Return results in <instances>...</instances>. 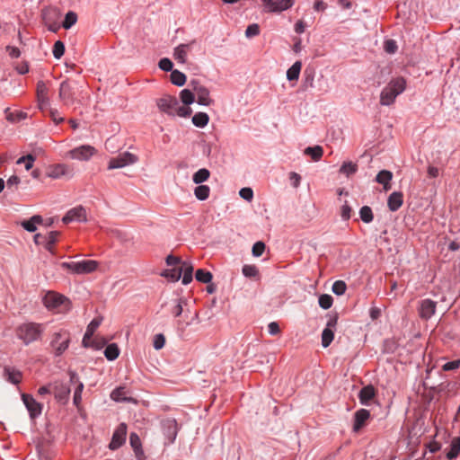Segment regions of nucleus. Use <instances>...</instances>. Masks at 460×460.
Wrapping results in <instances>:
<instances>
[{
    "instance_id": "obj_1",
    "label": "nucleus",
    "mask_w": 460,
    "mask_h": 460,
    "mask_svg": "<svg viewBox=\"0 0 460 460\" xmlns=\"http://www.w3.org/2000/svg\"><path fill=\"white\" fill-rule=\"evenodd\" d=\"M406 88V81L403 77H397L391 80L382 90L380 94V104L389 106L395 102L396 97Z\"/></svg>"
},
{
    "instance_id": "obj_2",
    "label": "nucleus",
    "mask_w": 460,
    "mask_h": 460,
    "mask_svg": "<svg viewBox=\"0 0 460 460\" xmlns=\"http://www.w3.org/2000/svg\"><path fill=\"white\" fill-rule=\"evenodd\" d=\"M157 106L161 111L165 112L168 115L187 118L189 117L192 110L190 107L180 106V103L176 97L166 95L157 101Z\"/></svg>"
},
{
    "instance_id": "obj_3",
    "label": "nucleus",
    "mask_w": 460,
    "mask_h": 460,
    "mask_svg": "<svg viewBox=\"0 0 460 460\" xmlns=\"http://www.w3.org/2000/svg\"><path fill=\"white\" fill-rule=\"evenodd\" d=\"M43 302L48 309L52 310L58 314H65L71 308V303L69 299L63 295L54 291H49L45 295Z\"/></svg>"
},
{
    "instance_id": "obj_4",
    "label": "nucleus",
    "mask_w": 460,
    "mask_h": 460,
    "mask_svg": "<svg viewBox=\"0 0 460 460\" xmlns=\"http://www.w3.org/2000/svg\"><path fill=\"white\" fill-rule=\"evenodd\" d=\"M44 331L40 323H27L20 325L17 329V336L26 345L37 341Z\"/></svg>"
},
{
    "instance_id": "obj_5",
    "label": "nucleus",
    "mask_w": 460,
    "mask_h": 460,
    "mask_svg": "<svg viewBox=\"0 0 460 460\" xmlns=\"http://www.w3.org/2000/svg\"><path fill=\"white\" fill-rule=\"evenodd\" d=\"M62 268L70 270L76 274H88L93 272L97 267L98 262L96 261L87 260L81 261L63 262Z\"/></svg>"
},
{
    "instance_id": "obj_6",
    "label": "nucleus",
    "mask_w": 460,
    "mask_h": 460,
    "mask_svg": "<svg viewBox=\"0 0 460 460\" xmlns=\"http://www.w3.org/2000/svg\"><path fill=\"white\" fill-rule=\"evenodd\" d=\"M69 343L70 332L66 330H60L53 334L50 345L55 355L60 356L67 349Z\"/></svg>"
},
{
    "instance_id": "obj_7",
    "label": "nucleus",
    "mask_w": 460,
    "mask_h": 460,
    "mask_svg": "<svg viewBox=\"0 0 460 460\" xmlns=\"http://www.w3.org/2000/svg\"><path fill=\"white\" fill-rule=\"evenodd\" d=\"M137 161V157L129 153V152H123L119 154L116 157H112L108 164L109 170L113 169H119L123 168L127 165H130L135 164Z\"/></svg>"
},
{
    "instance_id": "obj_8",
    "label": "nucleus",
    "mask_w": 460,
    "mask_h": 460,
    "mask_svg": "<svg viewBox=\"0 0 460 460\" xmlns=\"http://www.w3.org/2000/svg\"><path fill=\"white\" fill-rule=\"evenodd\" d=\"M264 9L270 13H280L293 6L295 0H262Z\"/></svg>"
},
{
    "instance_id": "obj_9",
    "label": "nucleus",
    "mask_w": 460,
    "mask_h": 460,
    "mask_svg": "<svg viewBox=\"0 0 460 460\" xmlns=\"http://www.w3.org/2000/svg\"><path fill=\"white\" fill-rule=\"evenodd\" d=\"M127 437V425L125 423H120L117 429H115L111 441L109 445V448L111 450H116L119 448L126 441Z\"/></svg>"
},
{
    "instance_id": "obj_10",
    "label": "nucleus",
    "mask_w": 460,
    "mask_h": 460,
    "mask_svg": "<svg viewBox=\"0 0 460 460\" xmlns=\"http://www.w3.org/2000/svg\"><path fill=\"white\" fill-rule=\"evenodd\" d=\"M52 393L59 402L66 404L69 399L70 387L66 384L56 381L52 384Z\"/></svg>"
},
{
    "instance_id": "obj_11",
    "label": "nucleus",
    "mask_w": 460,
    "mask_h": 460,
    "mask_svg": "<svg viewBox=\"0 0 460 460\" xmlns=\"http://www.w3.org/2000/svg\"><path fill=\"white\" fill-rule=\"evenodd\" d=\"M22 399L31 419H35L41 414L42 404L38 402L31 394H22Z\"/></svg>"
},
{
    "instance_id": "obj_12",
    "label": "nucleus",
    "mask_w": 460,
    "mask_h": 460,
    "mask_svg": "<svg viewBox=\"0 0 460 460\" xmlns=\"http://www.w3.org/2000/svg\"><path fill=\"white\" fill-rule=\"evenodd\" d=\"M192 90L194 94L197 96L198 103L200 105L208 106L213 101L209 97V91L203 85H200L198 82H191Z\"/></svg>"
},
{
    "instance_id": "obj_13",
    "label": "nucleus",
    "mask_w": 460,
    "mask_h": 460,
    "mask_svg": "<svg viewBox=\"0 0 460 460\" xmlns=\"http://www.w3.org/2000/svg\"><path fill=\"white\" fill-rule=\"evenodd\" d=\"M73 169L64 164H58L49 168L47 175L52 179H58L61 177H72Z\"/></svg>"
},
{
    "instance_id": "obj_14",
    "label": "nucleus",
    "mask_w": 460,
    "mask_h": 460,
    "mask_svg": "<svg viewBox=\"0 0 460 460\" xmlns=\"http://www.w3.org/2000/svg\"><path fill=\"white\" fill-rule=\"evenodd\" d=\"M59 98L65 105H72L75 102V92L68 81H63L59 86Z\"/></svg>"
},
{
    "instance_id": "obj_15",
    "label": "nucleus",
    "mask_w": 460,
    "mask_h": 460,
    "mask_svg": "<svg viewBox=\"0 0 460 460\" xmlns=\"http://www.w3.org/2000/svg\"><path fill=\"white\" fill-rule=\"evenodd\" d=\"M86 220V211L82 206H78L68 210L62 219L65 224L74 221L85 222Z\"/></svg>"
},
{
    "instance_id": "obj_16",
    "label": "nucleus",
    "mask_w": 460,
    "mask_h": 460,
    "mask_svg": "<svg viewBox=\"0 0 460 460\" xmlns=\"http://www.w3.org/2000/svg\"><path fill=\"white\" fill-rule=\"evenodd\" d=\"M102 322V317H96L91 321L86 328V332L84 335L82 343L85 348L93 347V341L92 342V339L96 329L101 325Z\"/></svg>"
},
{
    "instance_id": "obj_17",
    "label": "nucleus",
    "mask_w": 460,
    "mask_h": 460,
    "mask_svg": "<svg viewBox=\"0 0 460 460\" xmlns=\"http://www.w3.org/2000/svg\"><path fill=\"white\" fill-rule=\"evenodd\" d=\"M96 153V149L89 145L81 146L69 152L71 158L79 160H88Z\"/></svg>"
},
{
    "instance_id": "obj_18",
    "label": "nucleus",
    "mask_w": 460,
    "mask_h": 460,
    "mask_svg": "<svg viewBox=\"0 0 460 460\" xmlns=\"http://www.w3.org/2000/svg\"><path fill=\"white\" fill-rule=\"evenodd\" d=\"M437 303L431 299H423L420 303L419 315L421 319L428 320L435 314Z\"/></svg>"
},
{
    "instance_id": "obj_19",
    "label": "nucleus",
    "mask_w": 460,
    "mask_h": 460,
    "mask_svg": "<svg viewBox=\"0 0 460 460\" xmlns=\"http://www.w3.org/2000/svg\"><path fill=\"white\" fill-rule=\"evenodd\" d=\"M370 418V412L368 410L360 409L354 413V423H353V431L358 432L364 426H366L367 421Z\"/></svg>"
},
{
    "instance_id": "obj_20",
    "label": "nucleus",
    "mask_w": 460,
    "mask_h": 460,
    "mask_svg": "<svg viewBox=\"0 0 460 460\" xmlns=\"http://www.w3.org/2000/svg\"><path fill=\"white\" fill-rule=\"evenodd\" d=\"M195 40H192L186 44H180L178 47L174 49L173 58L179 63L184 64L187 60V54L191 50L192 46L194 45Z\"/></svg>"
},
{
    "instance_id": "obj_21",
    "label": "nucleus",
    "mask_w": 460,
    "mask_h": 460,
    "mask_svg": "<svg viewBox=\"0 0 460 460\" xmlns=\"http://www.w3.org/2000/svg\"><path fill=\"white\" fill-rule=\"evenodd\" d=\"M68 373L70 376V382L77 384V385L75 389L73 401H74V404L77 408H79V406L81 404V401H82V393H83L84 386V384L81 381H79L76 373H75L74 371H69Z\"/></svg>"
},
{
    "instance_id": "obj_22",
    "label": "nucleus",
    "mask_w": 460,
    "mask_h": 460,
    "mask_svg": "<svg viewBox=\"0 0 460 460\" xmlns=\"http://www.w3.org/2000/svg\"><path fill=\"white\" fill-rule=\"evenodd\" d=\"M376 396V389L373 385L364 386L358 393V399L361 404L368 405L369 402Z\"/></svg>"
},
{
    "instance_id": "obj_23",
    "label": "nucleus",
    "mask_w": 460,
    "mask_h": 460,
    "mask_svg": "<svg viewBox=\"0 0 460 460\" xmlns=\"http://www.w3.org/2000/svg\"><path fill=\"white\" fill-rule=\"evenodd\" d=\"M403 195L400 191H394L390 194L387 199V206L391 211H397L402 205Z\"/></svg>"
},
{
    "instance_id": "obj_24",
    "label": "nucleus",
    "mask_w": 460,
    "mask_h": 460,
    "mask_svg": "<svg viewBox=\"0 0 460 460\" xmlns=\"http://www.w3.org/2000/svg\"><path fill=\"white\" fill-rule=\"evenodd\" d=\"M61 17L60 12L56 8H47L42 11L44 24L58 22Z\"/></svg>"
},
{
    "instance_id": "obj_25",
    "label": "nucleus",
    "mask_w": 460,
    "mask_h": 460,
    "mask_svg": "<svg viewBox=\"0 0 460 460\" xmlns=\"http://www.w3.org/2000/svg\"><path fill=\"white\" fill-rule=\"evenodd\" d=\"M43 222V218L40 215H35L31 217L29 220H25L22 222V226L27 230L28 232H35L37 230V225H40Z\"/></svg>"
},
{
    "instance_id": "obj_26",
    "label": "nucleus",
    "mask_w": 460,
    "mask_h": 460,
    "mask_svg": "<svg viewBox=\"0 0 460 460\" xmlns=\"http://www.w3.org/2000/svg\"><path fill=\"white\" fill-rule=\"evenodd\" d=\"M179 269L181 270V274H183L182 284L188 285L192 281L193 266L190 262L183 261Z\"/></svg>"
},
{
    "instance_id": "obj_27",
    "label": "nucleus",
    "mask_w": 460,
    "mask_h": 460,
    "mask_svg": "<svg viewBox=\"0 0 460 460\" xmlns=\"http://www.w3.org/2000/svg\"><path fill=\"white\" fill-rule=\"evenodd\" d=\"M4 372L8 382L17 385L22 381V373L19 370L4 367Z\"/></svg>"
},
{
    "instance_id": "obj_28",
    "label": "nucleus",
    "mask_w": 460,
    "mask_h": 460,
    "mask_svg": "<svg viewBox=\"0 0 460 460\" xmlns=\"http://www.w3.org/2000/svg\"><path fill=\"white\" fill-rule=\"evenodd\" d=\"M460 453V438L455 437L451 440L450 449L447 454V457L449 460L456 459Z\"/></svg>"
},
{
    "instance_id": "obj_29",
    "label": "nucleus",
    "mask_w": 460,
    "mask_h": 460,
    "mask_svg": "<svg viewBox=\"0 0 460 460\" xmlns=\"http://www.w3.org/2000/svg\"><path fill=\"white\" fill-rule=\"evenodd\" d=\"M304 153L305 155L311 156L314 161L317 162L322 158L323 149L320 146H308L305 149Z\"/></svg>"
},
{
    "instance_id": "obj_30",
    "label": "nucleus",
    "mask_w": 460,
    "mask_h": 460,
    "mask_svg": "<svg viewBox=\"0 0 460 460\" xmlns=\"http://www.w3.org/2000/svg\"><path fill=\"white\" fill-rule=\"evenodd\" d=\"M127 394L128 391L126 387L119 386L111 392V398L116 402H127L130 400L129 398L127 397Z\"/></svg>"
},
{
    "instance_id": "obj_31",
    "label": "nucleus",
    "mask_w": 460,
    "mask_h": 460,
    "mask_svg": "<svg viewBox=\"0 0 460 460\" xmlns=\"http://www.w3.org/2000/svg\"><path fill=\"white\" fill-rule=\"evenodd\" d=\"M334 323H332V322H329L328 323V327L325 328L323 331V333H322V345L323 348H327L331 342L333 341V338H334V333L330 329L331 326H332Z\"/></svg>"
},
{
    "instance_id": "obj_32",
    "label": "nucleus",
    "mask_w": 460,
    "mask_h": 460,
    "mask_svg": "<svg viewBox=\"0 0 460 460\" xmlns=\"http://www.w3.org/2000/svg\"><path fill=\"white\" fill-rule=\"evenodd\" d=\"M302 64L300 61L295 62L287 71V78L289 81L297 80L300 75Z\"/></svg>"
},
{
    "instance_id": "obj_33",
    "label": "nucleus",
    "mask_w": 460,
    "mask_h": 460,
    "mask_svg": "<svg viewBox=\"0 0 460 460\" xmlns=\"http://www.w3.org/2000/svg\"><path fill=\"white\" fill-rule=\"evenodd\" d=\"M208 121L209 117L205 112H198L192 117V123L198 128H204Z\"/></svg>"
},
{
    "instance_id": "obj_34",
    "label": "nucleus",
    "mask_w": 460,
    "mask_h": 460,
    "mask_svg": "<svg viewBox=\"0 0 460 460\" xmlns=\"http://www.w3.org/2000/svg\"><path fill=\"white\" fill-rule=\"evenodd\" d=\"M210 176V172L206 169V168H202V169H199V171H197L193 176H192V181L196 183V184H200L204 181H206Z\"/></svg>"
},
{
    "instance_id": "obj_35",
    "label": "nucleus",
    "mask_w": 460,
    "mask_h": 460,
    "mask_svg": "<svg viewBox=\"0 0 460 460\" xmlns=\"http://www.w3.org/2000/svg\"><path fill=\"white\" fill-rule=\"evenodd\" d=\"M161 275L173 282L178 281L181 277V270L179 268H172L164 270Z\"/></svg>"
},
{
    "instance_id": "obj_36",
    "label": "nucleus",
    "mask_w": 460,
    "mask_h": 460,
    "mask_svg": "<svg viewBox=\"0 0 460 460\" xmlns=\"http://www.w3.org/2000/svg\"><path fill=\"white\" fill-rule=\"evenodd\" d=\"M119 349L115 343L109 344L104 350V356L108 360H114L119 357Z\"/></svg>"
},
{
    "instance_id": "obj_37",
    "label": "nucleus",
    "mask_w": 460,
    "mask_h": 460,
    "mask_svg": "<svg viewBox=\"0 0 460 460\" xmlns=\"http://www.w3.org/2000/svg\"><path fill=\"white\" fill-rule=\"evenodd\" d=\"M171 82L177 86H182L186 83V75L179 70H172L171 73Z\"/></svg>"
},
{
    "instance_id": "obj_38",
    "label": "nucleus",
    "mask_w": 460,
    "mask_h": 460,
    "mask_svg": "<svg viewBox=\"0 0 460 460\" xmlns=\"http://www.w3.org/2000/svg\"><path fill=\"white\" fill-rule=\"evenodd\" d=\"M210 188L208 185H199L194 190L196 198L199 200H206L209 197Z\"/></svg>"
},
{
    "instance_id": "obj_39",
    "label": "nucleus",
    "mask_w": 460,
    "mask_h": 460,
    "mask_svg": "<svg viewBox=\"0 0 460 460\" xmlns=\"http://www.w3.org/2000/svg\"><path fill=\"white\" fill-rule=\"evenodd\" d=\"M180 98L181 102L188 107V105L191 104L195 100V94L189 89H183L180 93Z\"/></svg>"
},
{
    "instance_id": "obj_40",
    "label": "nucleus",
    "mask_w": 460,
    "mask_h": 460,
    "mask_svg": "<svg viewBox=\"0 0 460 460\" xmlns=\"http://www.w3.org/2000/svg\"><path fill=\"white\" fill-rule=\"evenodd\" d=\"M77 21V15L74 12H68L66 16L65 20L62 22V27L66 30L70 29L73 25L75 24Z\"/></svg>"
},
{
    "instance_id": "obj_41",
    "label": "nucleus",
    "mask_w": 460,
    "mask_h": 460,
    "mask_svg": "<svg viewBox=\"0 0 460 460\" xmlns=\"http://www.w3.org/2000/svg\"><path fill=\"white\" fill-rule=\"evenodd\" d=\"M195 277L198 281L202 283H209L213 278L211 272L202 269H199L196 271Z\"/></svg>"
},
{
    "instance_id": "obj_42",
    "label": "nucleus",
    "mask_w": 460,
    "mask_h": 460,
    "mask_svg": "<svg viewBox=\"0 0 460 460\" xmlns=\"http://www.w3.org/2000/svg\"><path fill=\"white\" fill-rule=\"evenodd\" d=\"M360 218L365 223L373 221L374 216L372 209L368 206H364L359 210Z\"/></svg>"
},
{
    "instance_id": "obj_43",
    "label": "nucleus",
    "mask_w": 460,
    "mask_h": 460,
    "mask_svg": "<svg viewBox=\"0 0 460 460\" xmlns=\"http://www.w3.org/2000/svg\"><path fill=\"white\" fill-rule=\"evenodd\" d=\"M358 166L356 164L352 162H345L341 169L340 172L343 174H346L347 176L353 174L357 172Z\"/></svg>"
},
{
    "instance_id": "obj_44",
    "label": "nucleus",
    "mask_w": 460,
    "mask_h": 460,
    "mask_svg": "<svg viewBox=\"0 0 460 460\" xmlns=\"http://www.w3.org/2000/svg\"><path fill=\"white\" fill-rule=\"evenodd\" d=\"M393 178V173L388 171V170H382L380 171L376 177V181L382 184V183H386L389 182Z\"/></svg>"
},
{
    "instance_id": "obj_45",
    "label": "nucleus",
    "mask_w": 460,
    "mask_h": 460,
    "mask_svg": "<svg viewBox=\"0 0 460 460\" xmlns=\"http://www.w3.org/2000/svg\"><path fill=\"white\" fill-rule=\"evenodd\" d=\"M52 52L55 58L59 59L65 53V44L61 40L56 41Z\"/></svg>"
},
{
    "instance_id": "obj_46",
    "label": "nucleus",
    "mask_w": 460,
    "mask_h": 460,
    "mask_svg": "<svg viewBox=\"0 0 460 460\" xmlns=\"http://www.w3.org/2000/svg\"><path fill=\"white\" fill-rule=\"evenodd\" d=\"M333 299L332 296L323 294L319 297V305L323 309H329L332 305Z\"/></svg>"
},
{
    "instance_id": "obj_47",
    "label": "nucleus",
    "mask_w": 460,
    "mask_h": 460,
    "mask_svg": "<svg viewBox=\"0 0 460 460\" xmlns=\"http://www.w3.org/2000/svg\"><path fill=\"white\" fill-rule=\"evenodd\" d=\"M49 89L47 84L43 81L37 83L36 96L37 98L48 97Z\"/></svg>"
},
{
    "instance_id": "obj_48",
    "label": "nucleus",
    "mask_w": 460,
    "mask_h": 460,
    "mask_svg": "<svg viewBox=\"0 0 460 460\" xmlns=\"http://www.w3.org/2000/svg\"><path fill=\"white\" fill-rule=\"evenodd\" d=\"M346 284L344 281L337 280L332 285V292L338 296L343 295L346 291Z\"/></svg>"
},
{
    "instance_id": "obj_49",
    "label": "nucleus",
    "mask_w": 460,
    "mask_h": 460,
    "mask_svg": "<svg viewBox=\"0 0 460 460\" xmlns=\"http://www.w3.org/2000/svg\"><path fill=\"white\" fill-rule=\"evenodd\" d=\"M58 235H59V232H57V231H52V232L49 233L48 236H46V241H47L46 248L48 250H50L51 246L56 243Z\"/></svg>"
},
{
    "instance_id": "obj_50",
    "label": "nucleus",
    "mask_w": 460,
    "mask_h": 460,
    "mask_svg": "<svg viewBox=\"0 0 460 460\" xmlns=\"http://www.w3.org/2000/svg\"><path fill=\"white\" fill-rule=\"evenodd\" d=\"M243 274L249 278L255 277L258 274V270L254 265H244Z\"/></svg>"
},
{
    "instance_id": "obj_51",
    "label": "nucleus",
    "mask_w": 460,
    "mask_h": 460,
    "mask_svg": "<svg viewBox=\"0 0 460 460\" xmlns=\"http://www.w3.org/2000/svg\"><path fill=\"white\" fill-rule=\"evenodd\" d=\"M265 250V243L262 242H257L252 246V255L255 257H260Z\"/></svg>"
},
{
    "instance_id": "obj_52",
    "label": "nucleus",
    "mask_w": 460,
    "mask_h": 460,
    "mask_svg": "<svg viewBox=\"0 0 460 460\" xmlns=\"http://www.w3.org/2000/svg\"><path fill=\"white\" fill-rule=\"evenodd\" d=\"M165 344V337L163 335V334H156L155 337H154V348L155 349H161L164 348Z\"/></svg>"
},
{
    "instance_id": "obj_53",
    "label": "nucleus",
    "mask_w": 460,
    "mask_h": 460,
    "mask_svg": "<svg viewBox=\"0 0 460 460\" xmlns=\"http://www.w3.org/2000/svg\"><path fill=\"white\" fill-rule=\"evenodd\" d=\"M129 443L133 450L142 447L141 440L137 433H131L129 436Z\"/></svg>"
},
{
    "instance_id": "obj_54",
    "label": "nucleus",
    "mask_w": 460,
    "mask_h": 460,
    "mask_svg": "<svg viewBox=\"0 0 460 460\" xmlns=\"http://www.w3.org/2000/svg\"><path fill=\"white\" fill-rule=\"evenodd\" d=\"M27 116L26 113L18 111V112H12L7 115V119L11 122H18L23 119H25Z\"/></svg>"
},
{
    "instance_id": "obj_55",
    "label": "nucleus",
    "mask_w": 460,
    "mask_h": 460,
    "mask_svg": "<svg viewBox=\"0 0 460 460\" xmlns=\"http://www.w3.org/2000/svg\"><path fill=\"white\" fill-rule=\"evenodd\" d=\"M160 69L164 70V71H172V62L167 58H162L160 61H159V64H158Z\"/></svg>"
},
{
    "instance_id": "obj_56",
    "label": "nucleus",
    "mask_w": 460,
    "mask_h": 460,
    "mask_svg": "<svg viewBox=\"0 0 460 460\" xmlns=\"http://www.w3.org/2000/svg\"><path fill=\"white\" fill-rule=\"evenodd\" d=\"M351 212H352V209L349 207V205L348 204V202L346 201L345 204H343L342 207L341 208V216L342 219L349 220L351 217Z\"/></svg>"
},
{
    "instance_id": "obj_57",
    "label": "nucleus",
    "mask_w": 460,
    "mask_h": 460,
    "mask_svg": "<svg viewBox=\"0 0 460 460\" xmlns=\"http://www.w3.org/2000/svg\"><path fill=\"white\" fill-rule=\"evenodd\" d=\"M259 33H260V27L256 23L249 25L245 31V35L248 38L257 36Z\"/></svg>"
},
{
    "instance_id": "obj_58",
    "label": "nucleus",
    "mask_w": 460,
    "mask_h": 460,
    "mask_svg": "<svg viewBox=\"0 0 460 460\" xmlns=\"http://www.w3.org/2000/svg\"><path fill=\"white\" fill-rule=\"evenodd\" d=\"M384 49L385 52L389 54H394L397 50V44L394 40H388L385 42Z\"/></svg>"
},
{
    "instance_id": "obj_59",
    "label": "nucleus",
    "mask_w": 460,
    "mask_h": 460,
    "mask_svg": "<svg viewBox=\"0 0 460 460\" xmlns=\"http://www.w3.org/2000/svg\"><path fill=\"white\" fill-rule=\"evenodd\" d=\"M239 194L243 199L247 201H251L253 198V191L251 188L248 187L242 188L239 191Z\"/></svg>"
},
{
    "instance_id": "obj_60",
    "label": "nucleus",
    "mask_w": 460,
    "mask_h": 460,
    "mask_svg": "<svg viewBox=\"0 0 460 460\" xmlns=\"http://www.w3.org/2000/svg\"><path fill=\"white\" fill-rule=\"evenodd\" d=\"M289 180L291 181L292 186L294 188H297L301 181V176L298 173L292 172L289 173Z\"/></svg>"
},
{
    "instance_id": "obj_61",
    "label": "nucleus",
    "mask_w": 460,
    "mask_h": 460,
    "mask_svg": "<svg viewBox=\"0 0 460 460\" xmlns=\"http://www.w3.org/2000/svg\"><path fill=\"white\" fill-rule=\"evenodd\" d=\"M460 366V360H454L451 362H447L443 366V370L450 371L458 368Z\"/></svg>"
},
{
    "instance_id": "obj_62",
    "label": "nucleus",
    "mask_w": 460,
    "mask_h": 460,
    "mask_svg": "<svg viewBox=\"0 0 460 460\" xmlns=\"http://www.w3.org/2000/svg\"><path fill=\"white\" fill-rule=\"evenodd\" d=\"M6 52L13 58H17L21 55L20 49L18 48H16V47L7 46L6 47Z\"/></svg>"
},
{
    "instance_id": "obj_63",
    "label": "nucleus",
    "mask_w": 460,
    "mask_h": 460,
    "mask_svg": "<svg viewBox=\"0 0 460 460\" xmlns=\"http://www.w3.org/2000/svg\"><path fill=\"white\" fill-rule=\"evenodd\" d=\"M181 259L179 257L173 256V255H168L166 257V264L168 266H178L181 264Z\"/></svg>"
},
{
    "instance_id": "obj_64",
    "label": "nucleus",
    "mask_w": 460,
    "mask_h": 460,
    "mask_svg": "<svg viewBox=\"0 0 460 460\" xmlns=\"http://www.w3.org/2000/svg\"><path fill=\"white\" fill-rule=\"evenodd\" d=\"M268 329H269V332L271 335H277V334H279L280 332L279 326L278 323H276V322H271L268 325Z\"/></svg>"
}]
</instances>
